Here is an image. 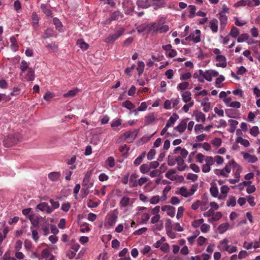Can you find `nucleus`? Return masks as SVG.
<instances>
[{
  "label": "nucleus",
  "mask_w": 260,
  "mask_h": 260,
  "mask_svg": "<svg viewBox=\"0 0 260 260\" xmlns=\"http://www.w3.org/2000/svg\"><path fill=\"white\" fill-rule=\"evenodd\" d=\"M252 43L256 44V45L252 47V49L254 53L257 54L258 53V49L260 48V41H256L252 42H248L249 44H251Z\"/></svg>",
  "instance_id": "obj_44"
},
{
  "label": "nucleus",
  "mask_w": 260,
  "mask_h": 260,
  "mask_svg": "<svg viewBox=\"0 0 260 260\" xmlns=\"http://www.w3.org/2000/svg\"><path fill=\"white\" fill-rule=\"evenodd\" d=\"M150 170V166L146 164H144L142 165L140 167V171L142 174H146Z\"/></svg>",
  "instance_id": "obj_42"
},
{
  "label": "nucleus",
  "mask_w": 260,
  "mask_h": 260,
  "mask_svg": "<svg viewBox=\"0 0 260 260\" xmlns=\"http://www.w3.org/2000/svg\"><path fill=\"white\" fill-rule=\"evenodd\" d=\"M189 83L188 82H183L179 84L177 86V89L180 90H184L188 88Z\"/></svg>",
  "instance_id": "obj_47"
},
{
  "label": "nucleus",
  "mask_w": 260,
  "mask_h": 260,
  "mask_svg": "<svg viewBox=\"0 0 260 260\" xmlns=\"http://www.w3.org/2000/svg\"><path fill=\"white\" fill-rule=\"evenodd\" d=\"M248 38L249 35L247 34H242L239 36L237 39V41L239 43H242L246 40H247Z\"/></svg>",
  "instance_id": "obj_51"
},
{
  "label": "nucleus",
  "mask_w": 260,
  "mask_h": 260,
  "mask_svg": "<svg viewBox=\"0 0 260 260\" xmlns=\"http://www.w3.org/2000/svg\"><path fill=\"white\" fill-rule=\"evenodd\" d=\"M136 4L138 7L146 9L151 6V2L150 0H138Z\"/></svg>",
  "instance_id": "obj_16"
},
{
  "label": "nucleus",
  "mask_w": 260,
  "mask_h": 260,
  "mask_svg": "<svg viewBox=\"0 0 260 260\" xmlns=\"http://www.w3.org/2000/svg\"><path fill=\"white\" fill-rule=\"evenodd\" d=\"M139 132V129H137L133 132L127 131L123 134L119 138V142L127 141L132 142L137 137Z\"/></svg>",
  "instance_id": "obj_2"
},
{
  "label": "nucleus",
  "mask_w": 260,
  "mask_h": 260,
  "mask_svg": "<svg viewBox=\"0 0 260 260\" xmlns=\"http://www.w3.org/2000/svg\"><path fill=\"white\" fill-rule=\"evenodd\" d=\"M125 29L120 27L116 30L114 34H110L106 39L105 42L107 43H112L124 34Z\"/></svg>",
  "instance_id": "obj_4"
},
{
  "label": "nucleus",
  "mask_w": 260,
  "mask_h": 260,
  "mask_svg": "<svg viewBox=\"0 0 260 260\" xmlns=\"http://www.w3.org/2000/svg\"><path fill=\"white\" fill-rule=\"evenodd\" d=\"M37 208L42 211H45L47 213L49 214L53 211V209L49 207L48 204L46 202H42L38 204Z\"/></svg>",
  "instance_id": "obj_9"
},
{
  "label": "nucleus",
  "mask_w": 260,
  "mask_h": 260,
  "mask_svg": "<svg viewBox=\"0 0 260 260\" xmlns=\"http://www.w3.org/2000/svg\"><path fill=\"white\" fill-rule=\"evenodd\" d=\"M229 241L227 239H224L219 242V245L218 247L221 251H227L229 247Z\"/></svg>",
  "instance_id": "obj_18"
},
{
  "label": "nucleus",
  "mask_w": 260,
  "mask_h": 260,
  "mask_svg": "<svg viewBox=\"0 0 260 260\" xmlns=\"http://www.w3.org/2000/svg\"><path fill=\"white\" fill-rule=\"evenodd\" d=\"M123 106L125 107L128 109L132 110L135 108V105L130 101H126L122 103Z\"/></svg>",
  "instance_id": "obj_53"
},
{
  "label": "nucleus",
  "mask_w": 260,
  "mask_h": 260,
  "mask_svg": "<svg viewBox=\"0 0 260 260\" xmlns=\"http://www.w3.org/2000/svg\"><path fill=\"white\" fill-rule=\"evenodd\" d=\"M230 124V127L228 131L230 133H234L236 129L237 125L238 124V121L236 120L231 119L229 120Z\"/></svg>",
  "instance_id": "obj_30"
},
{
  "label": "nucleus",
  "mask_w": 260,
  "mask_h": 260,
  "mask_svg": "<svg viewBox=\"0 0 260 260\" xmlns=\"http://www.w3.org/2000/svg\"><path fill=\"white\" fill-rule=\"evenodd\" d=\"M148 27L150 30L152 31V34L155 35L157 34H164L167 32L169 30V27L168 25H161L160 21L151 23Z\"/></svg>",
  "instance_id": "obj_1"
},
{
  "label": "nucleus",
  "mask_w": 260,
  "mask_h": 260,
  "mask_svg": "<svg viewBox=\"0 0 260 260\" xmlns=\"http://www.w3.org/2000/svg\"><path fill=\"white\" fill-rule=\"evenodd\" d=\"M178 118L179 116L176 113H173L167 121L166 124L167 125V127H170L172 126Z\"/></svg>",
  "instance_id": "obj_17"
},
{
  "label": "nucleus",
  "mask_w": 260,
  "mask_h": 260,
  "mask_svg": "<svg viewBox=\"0 0 260 260\" xmlns=\"http://www.w3.org/2000/svg\"><path fill=\"white\" fill-rule=\"evenodd\" d=\"M77 44L83 50H86L89 47V45L85 43L83 39H78L77 42Z\"/></svg>",
  "instance_id": "obj_31"
},
{
  "label": "nucleus",
  "mask_w": 260,
  "mask_h": 260,
  "mask_svg": "<svg viewBox=\"0 0 260 260\" xmlns=\"http://www.w3.org/2000/svg\"><path fill=\"white\" fill-rule=\"evenodd\" d=\"M155 116L153 113H149L145 117V124L148 125L153 123L155 121Z\"/></svg>",
  "instance_id": "obj_28"
},
{
  "label": "nucleus",
  "mask_w": 260,
  "mask_h": 260,
  "mask_svg": "<svg viewBox=\"0 0 260 260\" xmlns=\"http://www.w3.org/2000/svg\"><path fill=\"white\" fill-rule=\"evenodd\" d=\"M25 78L28 81H31L35 79V71L32 68L28 69Z\"/></svg>",
  "instance_id": "obj_27"
},
{
  "label": "nucleus",
  "mask_w": 260,
  "mask_h": 260,
  "mask_svg": "<svg viewBox=\"0 0 260 260\" xmlns=\"http://www.w3.org/2000/svg\"><path fill=\"white\" fill-rule=\"evenodd\" d=\"M53 23L55 25L56 29L59 30L61 28L62 23L61 21L57 18H54L53 19Z\"/></svg>",
  "instance_id": "obj_56"
},
{
  "label": "nucleus",
  "mask_w": 260,
  "mask_h": 260,
  "mask_svg": "<svg viewBox=\"0 0 260 260\" xmlns=\"http://www.w3.org/2000/svg\"><path fill=\"white\" fill-rule=\"evenodd\" d=\"M176 162H177V165L179 166L178 169L180 171H183L185 170L187 167V166L184 165V161L183 158L180 156H178L176 157Z\"/></svg>",
  "instance_id": "obj_13"
},
{
  "label": "nucleus",
  "mask_w": 260,
  "mask_h": 260,
  "mask_svg": "<svg viewBox=\"0 0 260 260\" xmlns=\"http://www.w3.org/2000/svg\"><path fill=\"white\" fill-rule=\"evenodd\" d=\"M230 165L231 166H233V168L237 169L236 172L235 173V177L236 179L240 178V174L242 171L241 167L236 163V162L234 160H232L230 161Z\"/></svg>",
  "instance_id": "obj_11"
},
{
  "label": "nucleus",
  "mask_w": 260,
  "mask_h": 260,
  "mask_svg": "<svg viewBox=\"0 0 260 260\" xmlns=\"http://www.w3.org/2000/svg\"><path fill=\"white\" fill-rule=\"evenodd\" d=\"M156 154V151L154 149H151L147 154V159L148 160H152L153 159Z\"/></svg>",
  "instance_id": "obj_63"
},
{
  "label": "nucleus",
  "mask_w": 260,
  "mask_h": 260,
  "mask_svg": "<svg viewBox=\"0 0 260 260\" xmlns=\"http://www.w3.org/2000/svg\"><path fill=\"white\" fill-rule=\"evenodd\" d=\"M28 64H29L28 62H26L24 60H23L21 61V62L20 63L19 69L21 70V71L22 72H24L27 70H28V69L29 68L28 67Z\"/></svg>",
  "instance_id": "obj_43"
},
{
  "label": "nucleus",
  "mask_w": 260,
  "mask_h": 260,
  "mask_svg": "<svg viewBox=\"0 0 260 260\" xmlns=\"http://www.w3.org/2000/svg\"><path fill=\"white\" fill-rule=\"evenodd\" d=\"M19 136L18 134L9 135L3 141L5 147H10L17 144L19 142Z\"/></svg>",
  "instance_id": "obj_3"
},
{
  "label": "nucleus",
  "mask_w": 260,
  "mask_h": 260,
  "mask_svg": "<svg viewBox=\"0 0 260 260\" xmlns=\"http://www.w3.org/2000/svg\"><path fill=\"white\" fill-rule=\"evenodd\" d=\"M259 133V129L257 126H253L250 130V134L254 137H256Z\"/></svg>",
  "instance_id": "obj_54"
},
{
  "label": "nucleus",
  "mask_w": 260,
  "mask_h": 260,
  "mask_svg": "<svg viewBox=\"0 0 260 260\" xmlns=\"http://www.w3.org/2000/svg\"><path fill=\"white\" fill-rule=\"evenodd\" d=\"M216 60L218 62L216 64V67L221 68L226 67L227 65L226 59L224 56L221 55H217Z\"/></svg>",
  "instance_id": "obj_6"
},
{
  "label": "nucleus",
  "mask_w": 260,
  "mask_h": 260,
  "mask_svg": "<svg viewBox=\"0 0 260 260\" xmlns=\"http://www.w3.org/2000/svg\"><path fill=\"white\" fill-rule=\"evenodd\" d=\"M179 193L181 194V196L186 198L189 197L188 191H187L186 188L184 187H182L180 188Z\"/></svg>",
  "instance_id": "obj_59"
},
{
  "label": "nucleus",
  "mask_w": 260,
  "mask_h": 260,
  "mask_svg": "<svg viewBox=\"0 0 260 260\" xmlns=\"http://www.w3.org/2000/svg\"><path fill=\"white\" fill-rule=\"evenodd\" d=\"M52 255L48 249H45L42 251V256L44 258H48L49 257H51V255Z\"/></svg>",
  "instance_id": "obj_57"
},
{
  "label": "nucleus",
  "mask_w": 260,
  "mask_h": 260,
  "mask_svg": "<svg viewBox=\"0 0 260 260\" xmlns=\"http://www.w3.org/2000/svg\"><path fill=\"white\" fill-rule=\"evenodd\" d=\"M229 228V224L228 223H224L221 224L218 226V231L220 234H223L225 233Z\"/></svg>",
  "instance_id": "obj_36"
},
{
  "label": "nucleus",
  "mask_w": 260,
  "mask_h": 260,
  "mask_svg": "<svg viewBox=\"0 0 260 260\" xmlns=\"http://www.w3.org/2000/svg\"><path fill=\"white\" fill-rule=\"evenodd\" d=\"M20 91H21L20 87H19L18 86L14 87L13 88L12 91L10 93V95L11 96H16L20 93Z\"/></svg>",
  "instance_id": "obj_62"
},
{
  "label": "nucleus",
  "mask_w": 260,
  "mask_h": 260,
  "mask_svg": "<svg viewBox=\"0 0 260 260\" xmlns=\"http://www.w3.org/2000/svg\"><path fill=\"white\" fill-rule=\"evenodd\" d=\"M117 218L118 216L116 214L114 213L111 214L108 218V224L110 226H113L115 224Z\"/></svg>",
  "instance_id": "obj_29"
},
{
  "label": "nucleus",
  "mask_w": 260,
  "mask_h": 260,
  "mask_svg": "<svg viewBox=\"0 0 260 260\" xmlns=\"http://www.w3.org/2000/svg\"><path fill=\"white\" fill-rule=\"evenodd\" d=\"M187 120L188 119L182 120L177 126L174 127V129L180 133H182L186 128Z\"/></svg>",
  "instance_id": "obj_12"
},
{
  "label": "nucleus",
  "mask_w": 260,
  "mask_h": 260,
  "mask_svg": "<svg viewBox=\"0 0 260 260\" xmlns=\"http://www.w3.org/2000/svg\"><path fill=\"white\" fill-rule=\"evenodd\" d=\"M211 187L210 188V192L211 194L214 197H217L218 195V189L216 184L212 182L210 184Z\"/></svg>",
  "instance_id": "obj_19"
},
{
  "label": "nucleus",
  "mask_w": 260,
  "mask_h": 260,
  "mask_svg": "<svg viewBox=\"0 0 260 260\" xmlns=\"http://www.w3.org/2000/svg\"><path fill=\"white\" fill-rule=\"evenodd\" d=\"M46 47L50 52H56L58 50V45L55 43H51L46 45Z\"/></svg>",
  "instance_id": "obj_32"
},
{
  "label": "nucleus",
  "mask_w": 260,
  "mask_h": 260,
  "mask_svg": "<svg viewBox=\"0 0 260 260\" xmlns=\"http://www.w3.org/2000/svg\"><path fill=\"white\" fill-rule=\"evenodd\" d=\"M1 260H17L15 257L11 256L9 251H7L4 254Z\"/></svg>",
  "instance_id": "obj_49"
},
{
  "label": "nucleus",
  "mask_w": 260,
  "mask_h": 260,
  "mask_svg": "<svg viewBox=\"0 0 260 260\" xmlns=\"http://www.w3.org/2000/svg\"><path fill=\"white\" fill-rule=\"evenodd\" d=\"M32 24L34 27H37L38 24L39 17L36 13H33L31 15Z\"/></svg>",
  "instance_id": "obj_46"
},
{
  "label": "nucleus",
  "mask_w": 260,
  "mask_h": 260,
  "mask_svg": "<svg viewBox=\"0 0 260 260\" xmlns=\"http://www.w3.org/2000/svg\"><path fill=\"white\" fill-rule=\"evenodd\" d=\"M40 8L43 12L48 17H52V13L49 8L45 4L41 5Z\"/></svg>",
  "instance_id": "obj_21"
},
{
  "label": "nucleus",
  "mask_w": 260,
  "mask_h": 260,
  "mask_svg": "<svg viewBox=\"0 0 260 260\" xmlns=\"http://www.w3.org/2000/svg\"><path fill=\"white\" fill-rule=\"evenodd\" d=\"M196 117V120L197 121L199 122L201 121L202 122H204L206 120L205 115L200 111H197L194 113Z\"/></svg>",
  "instance_id": "obj_24"
},
{
  "label": "nucleus",
  "mask_w": 260,
  "mask_h": 260,
  "mask_svg": "<svg viewBox=\"0 0 260 260\" xmlns=\"http://www.w3.org/2000/svg\"><path fill=\"white\" fill-rule=\"evenodd\" d=\"M138 176L136 173L132 174L129 178V186L131 187H135L138 185V181L137 179Z\"/></svg>",
  "instance_id": "obj_20"
},
{
  "label": "nucleus",
  "mask_w": 260,
  "mask_h": 260,
  "mask_svg": "<svg viewBox=\"0 0 260 260\" xmlns=\"http://www.w3.org/2000/svg\"><path fill=\"white\" fill-rule=\"evenodd\" d=\"M131 199L127 196L122 197L119 202V205L122 207H126L129 205Z\"/></svg>",
  "instance_id": "obj_25"
},
{
  "label": "nucleus",
  "mask_w": 260,
  "mask_h": 260,
  "mask_svg": "<svg viewBox=\"0 0 260 260\" xmlns=\"http://www.w3.org/2000/svg\"><path fill=\"white\" fill-rule=\"evenodd\" d=\"M91 174V171H89L86 172L83 180L82 186L87 187V188H90L88 185V183L90 181V176Z\"/></svg>",
  "instance_id": "obj_15"
},
{
  "label": "nucleus",
  "mask_w": 260,
  "mask_h": 260,
  "mask_svg": "<svg viewBox=\"0 0 260 260\" xmlns=\"http://www.w3.org/2000/svg\"><path fill=\"white\" fill-rule=\"evenodd\" d=\"M50 227V224L47 221L44 222L42 224L41 229L42 230L44 233L43 235L45 236H47L49 234Z\"/></svg>",
  "instance_id": "obj_23"
},
{
  "label": "nucleus",
  "mask_w": 260,
  "mask_h": 260,
  "mask_svg": "<svg viewBox=\"0 0 260 260\" xmlns=\"http://www.w3.org/2000/svg\"><path fill=\"white\" fill-rule=\"evenodd\" d=\"M236 142L238 143H240L241 145L246 147H248L250 145V143L247 140L244 139L241 137L237 138L236 139Z\"/></svg>",
  "instance_id": "obj_37"
},
{
  "label": "nucleus",
  "mask_w": 260,
  "mask_h": 260,
  "mask_svg": "<svg viewBox=\"0 0 260 260\" xmlns=\"http://www.w3.org/2000/svg\"><path fill=\"white\" fill-rule=\"evenodd\" d=\"M29 220L34 227H36L39 224V219L38 218H35L32 215H29Z\"/></svg>",
  "instance_id": "obj_60"
},
{
  "label": "nucleus",
  "mask_w": 260,
  "mask_h": 260,
  "mask_svg": "<svg viewBox=\"0 0 260 260\" xmlns=\"http://www.w3.org/2000/svg\"><path fill=\"white\" fill-rule=\"evenodd\" d=\"M201 32L199 29H196L195 31L191 33L188 37L185 38V40L187 41H192L194 43L201 42Z\"/></svg>",
  "instance_id": "obj_5"
},
{
  "label": "nucleus",
  "mask_w": 260,
  "mask_h": 260,
  "mask_svg": "<svg viewBox=\"0 0 260 260\" xmlns=\"http://www.w3.org/2000/svg\"><path fill=\"white\" fill-rule=\"evenodd\" d=\"M198 176L196 174L192 173H188L187 175L186 178L188 180H191L192 181L194 182L197 180Z\"/></svg>",
  "instance_id": "obj_64"
},
{
  "label": "nucleus",
  "mask_w": 260,
  "mask_h": 260,
  "mask_svg": "<svg viewBox=\"0 0 260 260\" xmlns=\"http://www.w3.org/2000/svg\"><path fill=\"white\" fill-rule=\"evenodd\" d=\"M79 90L78 89H73L69 90L68 92L63 94V98H73L75 96L78 92Z\"/></svg>",
  "instance_id": "obj_35"
},
{
  "label": "nucleus",
  "mask_w": 260,
  "mask_h": 260,
  "mask_svg": "<svg viewBox=\"0 0 260 260\" xmlns=\"http://www.w3.org/2000/svg\"><path fill=\"white\" fill-rule=\"evenodd\" d=\"M106 164L111 168H113L115 165V159L113 157H109L106 161Z\"/></svg>",
  "instance_id": "obj_48"
},
{
  "label": "nucleus",
  "mask_w": 260,
  "mask_h": 260,
  "mask_svg": "<svg viewBox=\"0 0 260 260\" xmlns=\"http://www.w3.org/2000/svg\"><path fill=\"white\" fill-rule=\"evenodd\" d=\"M146 155L145 152H143L139 156H138L134 161V164L135 166H139L142 162Z\"/></svg>",
  "instance_id": "obj_40"
},
{
  "label": "nucleus",
  "mask_w": 260,
  "mask_h": 260,
  "mask_svg": "<svg viewBox=\"0 0 260 260\" xmlns=\"http://www.w3.org/2000/svg\"><path fill=\"white\" fill-rule=\"evenodd\" d=\"M122 120L121 119H117L112 121L111 124L112 127H118L121 124Z\"/></svg>",
  "instance_id": "obj_61"
},
{
  "label": "nucleus",
  "mask_w": 260,
  "mask_h": 260,
  "mask_svg": "<svg viewBox=\"0 0 260 260\" xmlns=\"http://www.w3.org/2000/svg\"><path fill=\"white\" fill-rule=\"evenodd\" d=\"M246 5L249 7H252L253 4L250 0H241L235 4L234 7H237L239 6H245Z\"/></svg>",
  "instance_id": "obj_22"
},
{
  "label": "nucleus",
  "mask_w": 260,
  "mask_h": 260,
  "mask_svg": "<svg viewBox=\"0 0 260 260\" xmlns=\"http://www.w3.org/2000/svg\"><path fill=\"white\" fill-rule=\"evenodd\" d=\"M60 177V173L57 172H51L48 174V178L52 181H58Z\"/></svg>",
  "instance_id": "obj_26"
},
{
  "label": "nucleus",
  "mask_w": 260,
  "mask_h": 260,
  "mask_svg": "<svg viewBox=\"0 0 260 260\" xmlns=\"http://www.w3.org/2000/svg\"><path fill=\"white\" fill-rule=\"evenodd\" d=\"M176 173V172L174 169H170L167 172L165 176L167 178L170 179L172 181H173L175 179V178L173 175H174Z\"/></svg>",
  "instance_id": "obj_41"
},
{
  "label": "nucleus",
  "mask_w": 260,
  "mask_h": 260,
  "mask_svg": "<svg viewBox=\"0 0 260 260\" xmlns=\"http://www.w3.org/2000/svg\"><path fill=\"white\" fill-rule=\"evenodd\" d=\"M225 80V78L222 75H220L216 78L215 81V85L217 88H221L222 86L221 83Z\"/></svg>",
  "instance_id": "obj_45"
},
{
  "label": "nucleus",
  "mask_w": 260,
  "mask_h": 260,
  "mask_svg": "<svg viewBox=\"0 0 260 260\" xmlns=\"http://www.w3.org/2000/svg\"><path fill=\"white\" fill-rule=\"evenodd\" d=\"M191 93L190 91H187L183 92L182 94L183 101L186 103L189 102L191 99Z\"/></svg>",
  "instance_id": "obj_34"
},
{
  "label": "nucleus",
  "mask_w": 260,
  "mask_h": 260,
  "mask_svg": "<svg viewBox=\"0 0 260 260\" xmlns=\"http://www.w3.org/2000/svg\"><path fill=\"white\" fill-rule=\"evenodd\" d=\"M209 27L213 33H216L218 29V21L216 19H213L209 22Z\"/></svg>",
  "instance_id": "obj_14"
},
{
  "label": "nucleus",
  "mask_w": 260,
  "mask_h": 260,
  "mask_svg": "<svg viewBox=\"0 0 260 260\" xmlns=\"http://www.w3.org/2000/svg\"><path fill=\"white\" fill-rule=\"evenodd\" d=\"M214 173L217 175H221L224 177H228V174L225 173V171H224L223 169L222 170L220 169H215L214 170Z\"/></svg>",
  "instance_id": "obj_55"
},
{
  "label": "nucleus",
  "mask_w": 260,
  "mask_h": 260,
  "mask_svg": "<svg viewBox=\"0 0 260 260\" xmlns=\"http://www.w3.org/2000/svg\"><path fill=\"white\" fill-rule=\"evenodd\" d=\"M229 35L233 38H236L239 35V30L235 26H233Z\"/></svg>",
  "instance_id": "obj_39"
},
{
  "label": "nucleus",
  "mask_w": 260,
  "mask_h": 260,
  "mask_svg": "<svg viewBox=\"0 0 260 260\" xmlns=\"http://www.w3.org/2000/svg\"><path fill=\"white\" fill-rule=\"evenodd\" d=\"M241 154L243 155L244 159L249 163H254L258 160L257 157L254 155L243 152Z\"/></svg>",
  "instance_id": "obj_10"
},
{
  "label": "nucleus",
  "mask_w": 260,
  "mask_h": 260,
  "mask_svg": "<svg viewBox=\"0 0 260 260\" xmlns=\"http://www.w3.org/2000/svg\"><path fill=\"white\" fill-rule=\"evenodd\" d=\"M54 36L53 29L51 28H48L45 31L42 36V38L46 39Z\"/></svg>",
  "instance_id": "obj_33"
},
{
  "label": "nucleus",
  "mask_w": 260,
  "mask_h": 260,
  "mask_svg": "<svg viewBox=\"0 0 260 260\" xmlns=\"http://www.w3.org/2000/svg\"><path fill=\"white\" fill-rule=\"evenodd\" d=\"M161 210L162 211H166L167 214L172 217L175 216L176 210L175 208L173 206L170 205L162 206L161 207Z\"/></svg>",
  "instance_id": "obj_8"
},
{
  "label": "nucleus",
  "mask_w": 260,
  "mask_h": 260,
  "mask_svg": "<svg viewBox=\"0 0 260 260\" xmlns=\"http://www.w3.org/2000/svg\"><path fill=\"white\" fill-rule=\"evenodd\" d=\"M121 15V13L119 11H116L112 13L111 15L110 20L111 21L117 20Z\"/></svg>",
  "instance_id": "obj_50"
},
{
  "label": "nucleus",
  "mask_w": 260,
  "mask_h": 260,
  "mask_svg": "<svg viewBox=\"0 0 260 260\" xmlns=\"http://www.w3.org/2000/svg\"><path fill=\"white\" fill-rule=\"evenodd\" d=\"M144 67H145V64L143 61H138L137 70L138 71V75L139 76H141L143 74L144 69Z\"/></svg>",
  "instance_id": "obj_38"
},
{
  "label": "nucleus",
  "mask_w": 260,
  "mask_h": 260,
  "mask_svg": "<svg viewBox=\"0 0 260 260\" xmlns=\"http://www.w3.org/2000/svg\"><path fill=\"white\" fill-rule=\"evenodd\" d=\"M228 206L234 207L236 205V198L234 197H230L226 202Z\"/></svg>",
  "instance_id": "obj_52"
},
{
  "label": "nucleus",
  "mask_w": 260,
  "mask_h": 260,
  "mask_svg": "<svg viewBox=\"0 0 260 260\" xmlns=\"http://www.w3.org/2000/svg\"><path fill=\"white\" fill-rule=\"evenodd\" d=\"M218 15L219 16V20L220 21V28L221 30H223L227 24L228 17L222 13H219Z\"/></svg>",
  "instance_id": "obj_7"
},
{
  "label": "nucleus",
  "mask_w": 260,
  "mask_h": 260,
  "mask_svg": "<svg viewBox=\"0 0 260 260\" xmlns=\"http://www.w3.org/2000/svg\"><path fill=\"white\" fill-rule=\"evenodd\" d=\"M188 8H189V17L190 18H193L194 16L196 10V6L193 5H189Z\"/></svg>",
  "instance_id": "obj_58"
}]
</instances>
